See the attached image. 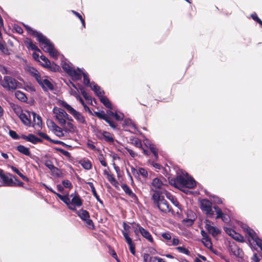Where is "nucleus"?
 Here are the masks:
<instances>
[{"mask_svg": "<svg viewBox=\"0 0 262 262\" xmlns=\"http://www.w3.org/2000/svg\"><path fill=\"white\" fill-rule=\"evenodd\" d=\"M0 84L5 89L9 91L15 90L18 88L19 82L13 77L9 76H5Z\"/></svg>", "mask_w": 262, "mask_h": 262, "instance_id": "5", "label": "nucleus"}, {"mask_svg": "<svg viewBox=\"0 0 262 262\" xmlns=\"http://www.w3.org/2000/svg\"><path fill=\"white\" fill-rule=\"evenodd\" d=\"M92 87H91V89L94 92L95 95L98 96L99 98L104 95V91L102 90L99 85L94 81H92Z\"/></svg>", "mask_w": 262, "mask_h": 262, "instance_id": "16", "label": "nucleus"}, {"mask_svg": "<svg viewBox=\"0 0 262 262\" xmlns=\"http://www.w3.org/2000/svg\"><path fill=\"white\" fill-rule=\"evenodd\" d=\"M15 97L21 102H26L27 100V97L25 93L20 91H17L15 93Z\"/></svg>", "mask_w": 262, "mask_h": 262, "instance_id": "33", "label": "nucleus"}, {"mask_svg": "<svg viewBox=\"0 0 262 262\" xmlns=\"http://www.w3.org/2000/svg\"><path fill=\"white\" fill-rule=\"evenodd\" d=\"M189 213L191 214L192 217L190 218L185 219L182 221V223L183 224H186V225L187 227L191 226L196 219V215L195 213H194L193 211H190Z\"/></svg>", "mask_w": 262, "mask_h": 262, "instance_id": "19", "label": "nucleus"}, {"mask_svg": "<svg viewBox=\"0 0 262 262\" xmlns=\"http://www.w3.org/2000/svg\"><path fill=\"white\" fill-rule=\"evenodd\" d=\"M54 149L56 151L60 152L63 155L65 156L66 157H67L68 158L71 157V154L69 152H68V151H66V150L63 149L62 148L55 147H54Z\"/></svg>", "mask_w": 262, "mask_h": 262, "instance_id": "46", "label": "nucleus"}, {"mask_svg": "<svg viewBox=\"0 0 262 262\" xmlns=\"http://www.w3.org/2000/svg\"><path fill=\"white\" fill-rule=\"evenodd\" d=\"M121 188L124 190V191L125 192V193L129 196L130 195V194H132L133 192L131 189L126 185V184H122L121 185Z\"/></svg>", "mask_w": 262, "mask_h": 262, "instance_id": "48", "label": "nucleus"}, {"mask_svg": "<svg viewBox=\"0 0 262 262\" xmlns=\"http://www.w3.org/2000/svg\"><path fill=\"white\" fill-rule=\"evenodd\" d=\"M141 174L142 177L146 178L148 176L147 171L143 168H139L138 174Z\"/></svg>", "mask_w": 262, "mask_h": 262, "instance_id": "59", "label": "nucleus"}, {"mask_svg": "<svg viewBox=\"0 0 262 262\" xmlns=\"http://www.w3.org/2000/svg\"><path fill=\"white\" fill-rule=\"evenodd\" d=\"M77 215L82 221L85 220L87 218H90V214L89 212L86 210H83V209L79 210Z\"/></svg>", "mask_w": 262, "mask_h": 262, "instance_id": "30", "label": "nucleus"}, {"mask_svg": "<svg viewBox=\"0 0 262 262\" xmlns=\"http://www.w3.org/2000/svg\"><path fill=\"white\" fill-rule=\"evenodd\" d=\"M40 58L45 62V63H41V65L45 67H50V65L51 64L50 61L43 55H41L40 56Z\"/></svg>", "mask_w": 262, "mask_h": 262, "instance_id": "43", "label": "nucleus"}, {"mask_svg": "<svg viewBox=\"0 0 262 262\" xmlns=\"http://www.w3.org/2000/svg\"><path fill=\"white\" fill-rule=\"evenodd\" d=\"M71 204L74 206L80 207L82 205V201L78 195H73Z\"/></svg>", "mask_w": 262, "mask_h": 262, "instance_id": "28", "label": "nucleus"}, {"mask_svg": "<svg viewBox=\"0 0 262 262\" xmlns=\"http://www.w3.org/2000/svg\"><path fill=\"white\" fill-rule=\"evenodd\" d=\"M32 115L33 116V121L34 122V124L33 125V127H35V125L37 126L39 128H41L42 126V120L41 117L37 115L36 113L32 112L31 113Z\"/></svg>", "mask_w": 262, "mask_h": 262, "instance_id": "22", "label": "nucleus"}, {"mask_svg": "<svg viewBox=\"0 0 262 262\" xmlns=\"http://www.w3.org/2000/svg\"><path fill=\"white\" fill-rule=\"evenodd\" d=\"M56 195L58 198L64 202L67 206L70 204V199L68 195H62L58 193H56Z\"/></svg>", "mask_w": 262, "mask_h": 262, "instance_id": "42", "label": "nucleus"}, {"mask_svg": "<svg viewBox=\"0 0 262 262\" xmlns=\"http://www.w3.org/2000/svg\"><path fill=\"white\" fill-rule=\"evenodd\" d=\"M204 223L205 224V228L213 237H214L221 233V230L211 225V224H213V223L208 219H206Z\"/></svg>", "mask_w": 262, "mask_h": 262, "instance_id": "7", "label": "nucleus"}, {"mask_svg": "<svg viewBox=\"0 0 262 262\" xmlns=\"http://www.w3.org/2000/svg\"><path fill=\"white\" fill-rule=\"evenodd\" d=\"M165 195L166 198L169 199L172 204L176 207H178L180 210H182L181 205L180 204L177 199L170 192L166 191Z\"/></svg>", "mask_w": 262, "mask_h": 262, "instance_id": "18", "label": "nucleus"}, {"mask_svg": "<svg viewBox=\"0 0 262 262\" xmlns=\"http://www.w3.org/2000/svg\"><path fill=\"white\" fill-rule=\"evenodd\" d=\"M27 71L33 77L35 75V74H38L39 72L35 68L33 67H28L27 68Z\"/></svg>", "mask_w": 262, "mask_h": 262, "instance_id": "47", "label": "nucleus"}, {"mask_svg": "<svg viewBox=\"0 0 262 262\" xmlns=\"http://www.w3.org/2000/svg\"><path fill=\"white\" fill-rule=\"evenodd\" d=\"M226 232L232 238L234 236L235 231L231 228H226L225 229Z\"/></svg>", "mask_w": 262, "mask_h": 262, "instance_id": "61", "label": "nucleus"}, {"mask_svg": "<svg viewBox=\"0 0 262 262\" xmlns=\"http://www.w3.org/2000/svg\"><path fill=\"white\" fill-rule=\"evenodd\" d=\"M122 233L125 239L126 242L127 243L128 245L133 244L132 239L129 237L127 232H124L123 231H122Z\"/></svg>", "mask_w": 262, "mask_h": 262, "instance_id": "45", "label": "nucleus"}, {"mask_svg": "<svg viewBox=\"0 0 262 262\" xmlns=\"http://www.w3.org/2000/svg\"><path fill=\"white\" fill-rule=\"evenodd\" d=\"M85 224H86V226L90 228V229H94V223L91 219L90 218H87L85 220L83 221Z\"/></svg>", "mask_w": 262, "mask_h": 262, "instance_id": "55", "label": "nucleus"}, {"mask_svg": "<svg viewBox=\"0 0 262 262\" xmlns=\"http://www.w3.org/2000/svg\"><path fill=\"white\" fill-rule=\"evenodd\" d=\"M21 138L34 144H36L37 143H42L43 142L41 139L37 137L33 134H29L27 136L22 134L21 135Z\"/></svg>", "mask_w": 262, "mask_h": 262, "instance_id": "11", "label": "nucleus"}, {"mask_svg": "<svg viewBox=\"0 0 262 262\" xmlns=\"http://www.w3.org/2000/svg\"><path fill=\"white\" fill-rule=\"evenodd\" d=\"M212 208V203L208 200L203 199L200 203V208L203 211H206L207 210Z\"/></svg>", "mask_w": 262, "mask_h": 262, "instance_id": "17", "label": "nucleus"}, {"mask_svg": "<svg viewBox=\"0 0 262 262\" xmlns=\"http://www.w3.org/2000/svg\"><path fill=\"white\" fill-rule=\"evenodd\" d=\"M130 125H132L134 128H136L135 125L134 124L133 121L130 119L127 118L124 119L123 123L122 124L123 127L129 126Z\"/></svg>", "mask_w": 262, "mask_h": 262, "instance_id": "44", "label": "nucleus"}, {"mask_svg": "<svg viewBox=\"0 0 262 262\" xmlns=\"http://www.w3.org/2000/svg\"><path fill=\"white\" fill-rule=\"evenodd\" d=\"M242 228L249 235V236L252 238L253 241L255 239L257 236V234L251 228L248 227L247 225H244Z\"/></svg>", "mask_w": 262, "mask_h": 262, "instance_id": "21", "label": "nucleus"}, {"mask_svg": "<svg viewBox=\"0 0 262 262\" xmlns=\"http://www.w3.org/2000/svg\"><path fill=\"white\" fill-rule=\"evenodd\" d=\"M229 251L231 254H233L238 258H242L244 255V252L236 244H231L229 247Z\"/></svg>", "mask_w": 262, "mask_h": 262, "instance_id": "8", "label": "nucleus"}, {"mask_svg": "<svg viewBox=\"0 0 262 262\" xmlns=\"http://www.w3.org/2000/svg\"><path fill=\"white\" fill-rule=\"evenodd\" d=\"M162 237L167 241H169L171 239V235L169 232H165L162 234Z\"/></svg>", "mask_w": 262, "mask_h": 262, "instance_id": "63", "label": "nucleus"}, {"mask_svg": "<svg viewBox=\"0 0 262 262\" xmlns=\"http://www.w3.org/2000/svg\"><path fill=\"white\" fill-rule=\"evenodd\" d=\"M56 119L58 121V122L60 124V125L63 127V130L66 132H68L70 131V130L68 129L67 128L65 127V126L66 125L67 122L64 118H60V117H58L56 115H55Z\"/></svg>", "mask_w": 262, "mask_h": 262, "instance_id": "41", "label": "nucleus"}, {"mask_svg": "<svg viewBox=\"0 0 262 262\" xmlns=\"http://www.w3.org/2000/svg\"><path fill=\"white\" fill-rule=\"evenodd\" d=\"M77 70L78 72L73 69L68 75L71 76L73 80H79L81 79L82 73H84V72L79 68H77Z\"/></svg>", "mask_w": 262, "mask_h": 262, "instance_id": "14", "label": "nucleus"}, {"mask_svg": "<svg viewBox=\"0 0 262 262\" xmlns=\"http://www.w3.org/2000/svg\"><path fill=\"white\" fill-rule=\"evenodd\" d=\"M36 35L37 40L39 42L40 45H44V48L47 47L46 51L48 52L50 55L57 59V51L55 49L54 46L50 42V40L43 34H32Z\"/></svg>", "mask_w": 262, "mask_h": 262, "instance_id": "2", "label": "nucleus"}, {"mask_svg": "<svg viewBox=\"0 0 262 262\" xmlns=\"http://www.w3.org/2000/svg\"><path fill=\"white\" fill-rule=\"evenodd\" d=\"M47 125L49 128H52V130L55 133L58 132L59 134H56V136L60 137L64 136L63 133H62V129L59 127L52 120H50L48 121Z\"/></svg>", "mask_w": 262, "mask_h": 262, "instance_id": "12", "label": "nucleus"}, {"mask_svg": "<svg viewBox=\"0 0 262 262\" xmlns=\"http://www.w3.org/2000/svg\"><path fill=\"white\" fill-rule=\"evenodd\" d=\"M0 71L3 74H10V72L8 71L7 68L4 66H0Z\"/></svg>", "mask_w": 262, "mask_h": 262, "instance_id": "62", "label": "nucleus"}, {"mask_svg": "<svg viewBox=\"0 0 262 262\" xmlns=\"http://www.w3.org/2000/svg\"><path fill=\"white\" fill-rule=\"evenodd\" d=\"M9 135L12 139L14 140H19L20 138H21V136H18L16 132L13 130H9Z\"/></svg>", "mask_w": 262, "mask_h": 262, "instance_id": "51", "label": "nucleus"}, {"mask_svg": "<svg viewBox=\"0 0 262 262\" xmlns=\"http://www.w3.org/2000/svg\"><path fill=\"white\" fill-rule=\"evenodd\" d=\"M151 184L156 189H160L163 185V183L161 179L156 178L152 180Z\"/></svg>", "mask_w": 262, "mask_h": 262, "instance_id": "32", "label": "nucleus"}, {"mask_svg": "<svg viewBox=\"0 0 262 262\" xmlns=\"http://www.w3.org/2000/svg\"><path fill=\"white\" fill-rule=\"evenodd\" d=\"M45 165L51 171L56 170L57 171H59V169L55 167L51 160H47L45 162Z\"/></svg>", "mask_w": 262, "mask_h": 262, "instance_id": "39", "label": "nucleus"}, {"mask_svg": "<svg viewBox=\"0 0 262 262\" xmlns=\"http://www.w3.org/2000/svg\"><path fill=\"white\" fill-rule=\"evenodd\" d=\"M232 238L236 241L240 243H244L245 242L243 236L236 232Z\"/></svg>", "mask_w": 262, "mask_h": 262, "instance_id": "50", "label": "nucleus"}, {"mask_svg": "<svg viewBox=\"0 0 262 262\" xmlns=\"http://www.w3.org/2000/svg\"><path fill=\"white\" fill-rule=\"evenodd\" d=\"M100 102L107 108L112 109V104L106 96L103 95L99 98Z\"/></svg>", "mask_w": 262, "mask_h": 262, "instance_id": "27", "label": "nucleus"}, {"mask_svg": "<svg viewBox=\"0 0 262 262\" xmlns=\"http://www.w3.org/2000/svg\"><path fill=\"white\" fill-rule=\"evenodd\" d=\"M52 143L57 144H60L69 149H71L72 148V146L71 145L67 144L64 142L61 141L53 140V141L52 142Z\"/></svg>", "mask_w": 262, "mask_h": 262, "instance_id": "49", "label": "nucleus"}, {"mask_svg": "<svg viewBox=\"0 0 262 262\" xmlns=\"http://www.w3.org/2000/svg\"><path fill=\"white\" fill-rule=\"evenodd\" d=\"M212 199V201L214 202L215 204H221L222 203V200L221 198H219L218 196L213 195L211 196Z\"/></svg>", "mask_w": 262, "mask_h": 262, "instance_id": "58", "label": "nucleus"}, {"mask_svg": "<svg viewBox=\"0 0 262 262\" xmlns=\"http://www.w3.org/2000/svg\"><path fill=\"white\" fill-rule=\"evenodd\" d=\"M103 134L104 135H103V140H104L105 142L110 143L114 142V139L110 132L105 131L103 133Z\"/></svg>", "mask_w": 262, "mask_h": 262, "instance_id": "31", "label": "nucleus"}, {"mask_svg": "<svg viewBox=\"0 0 262 262\" xmlns=\"http://www.w3.org/2000/svg\"><path fill=\"white\" fill-rule=\"evenodd\" d=\"M130 224H131L132 228L134 230V233L136 235L137 238L140 239V238H138V237L139 236V233H140L139 229H140V228H143V227L142 226H141L140 225V224H139L138 223H136L135 222H133V223H130Z\"/></svg>", "mask_w": 262, "mask_h": 262, "instance_id": "29", "label": "nucleus"}, {"mask_svg": "<svg viewBox=\"0 0 262 262\" xmlns=\"http://www.w3.org/2000/svg\"><path fill=\"white\" fill-rule=\"evenodd\" d=\"M216 219H221L222 221L225 223H228L230 221L229 216L227 214L223 213L222 210L217 212Z\"/></svg>", "mask_w": 262, "mask_h": 262, "instance_id": "26", "label": "nucleus"}, {"mask_svg": "<svg viewBox=\"0 0 262 262\" xmlns=\"http://www.w3.org/2000/svg\"><path fill=\"white\" fill-rule=\"evenodd\" d=\"M86 184H88L89 186L91 187L92 193L93 195L95 196V198L96 199L97 201L99 202L102 206H103V201L100 199L99 195H98L93 183L91 182H88L86 183Z\"/></svg>", "mask_w": 262, "mask_h": 262, "instance_id": "25", "label": "nucleus"}, {"mask_svg": "<svg viewBox=\"0 0 262 262\" xmlns=\"http://www.w3.org/2000/svg\"><path fill=\"white\" fill-rule=\"evenodd\" d=\"M58 104L60 106L66 109L77 121L83 124H86V122L83 116L72 107V106L69 104L66 101L64 100H59L58 101Z\"/></svg>", "mask_w": 262, "mask_h": 262, "instance_id": "4", "label": "nucleus"}, {"mask_svg": "<svg viewBox=\"0 0 262 262\" xmlns=\"http://www.w3.org/2000/svg\"><path fill=\"white\" fill-rule=\"evenodd\" d=\"M37 83L41 86V88L45 92H48L47 88L43 85V84L42 83V80H41V76L40 75V73L35 74V76H33Z\"/></svg>", "mask_w": 262, "mask_h": 262, "instance_id": "35", "label": "nucleus"}, {"mask_svg": "<svg viewBox=\"0 0 262 262\" xmlns=\"http://www.w3.org/2000/svg\"><path fill=\"white\" fill-rule=\"evenodd\" d=\"M80 164L82 167L86 170H89L92 168L91 162L89 160H81L80 162Z\"/></svg>", "mask_w": 262, "mask_h": 262, "instance_id": "36", "label": "nucleus"}, {"mask_svg": "<svg viewBox=\"0 0 262 262\" xmlns=\"http://www.w3.org/2000/svg\"><path fill=\"white\" fill-rule=\"evenodd\" d=\"M105 132V131L104 130L100 129H96L95 130V135L99 139L103 140V135H104L103 133Z\"/></svg>", "mask_w": 262, "mask_h": 262, "instance_id": "53", "label": "nucleus"}, {"mask_svg": "<svg viewBox=\"0 0 262 262\" xmlns=\"http://www.w3.org/2000/svg\"><path fill=\"white\" fill-rule=\"evenodd\" d=\"M62 183L65 188H71L73 186L71 182L68 180H63Z\"/></svg>", "mask_w": 262, "mask_h": 262, "instance_id": "57", "label": "nucleus"}, {"mask_svg": "<svg viewBox=\"0 0 262 262\" xmlns=\"http://www.w3.org/2000/svg\"><path fill=\"white\" fill-rule=\"evenodd\" d=\"M140 233L142 236L146 238L148 242L153 243L154 240L149 232L144 228H141L139 229Z\"/></svg>", "mask_w": 262, "mask_h": 262, "instance_id": "20", "label": "nucleus"}, {"mask_svg": "<svg viewBox=\"0 0 262 262\" xmlns=\"http://www.w3.org/2000/svg\"><path fill=\"white\" fill-rule=\"evenodd\" d=\"M255 243L256 245L259 248L262 246V239L257 236L255 239L253 240Z\"/></svg>", "mask_w": 262, "mask_h": 262, "instance_id": "64", "label": "nucleus"}, {"mask_svg": "<svg viewBox=\"0 0 262 262\" xmlns=\"http://www.w3.org/2000/svg\"><path fill=\"white\" fill-rule=\"evenodd\" d=\"M70 64V63H68L66 61H62L61 62V66L63 70L68 74H69L73 70V69L72 67H71Z\"/></svg>", "mask_w": 262, "mask_h": 262, "instance_id": "34", "label": "nucleus"}, {"mask_svg": "<svg viewBox=\"0 0 262 262\" xmlns=\"http://www.w3.org/2000/svg\"><path fill=\"white\" fill-rule=\"evenodd\" d=\"M176 249L178 250L180 253L185 254L187 255H189L190 254V251L184 247H177Z\"/></svg>", "mask_w": 262, "mask_h": 262, "instance_id": "52", "label": "nucleus"}, {"mask_svg": "<svg viewBox=\"0 0 262 262\" xmlns=\"http://www.w3.org/2000/svg\"><path fill=\"white\" fill-rule=\"evenodd\" d=\"M53 112V113L55 114V115L60 117V118H64L69 121H73L72 118L62 108H58L57 107H54Z\"/></svg>", "mask_w": 262, "mask_h": 262, "instance_id": "10", "label": "nucleus"}, {"mask_svg": "<svg viewBox=\"0 0 262 262\" xmlns=\"http://www.w3.org/2000/svg\"><path fill=\"white\" fill-rule=\"evenodd\" d=\"M201 234L202 236V243L204 246L207 248L208 247H211L212 245L211 239L204 230L201 231Z\"/></svg>", "mask_w": 262, "mask_h": 262, "instance_id": "13", "label": "nucleus"}, {"mask_svg": "<svg viewBox=\"0 0 262 262\" xmlns=\"http://www.w3.org/2000/svg\"><path fill=\"white\" fill-rule=\"evenodd\" d=\"M113 117L116 120L120 121L123 120L124 115L122 113L118 110H116L114 113Z\"/></svg>", "mask_w": 262, "mask_h": 262, "instance_id": "40", "label": "nucleus"}, {"mask_svg": "<svg viewBox=\"0 0 262 262\" xmlns=\"http://www.w3.org/2000/svg\"><path fill=\"white\" fill-rule=\"evenodd\" d=\"M16 148L18 151L24 155L27 156H31V152L30 151L29 148L25 146L24 145H19L16 146Z\"/></svg>", "mask_w": 262, "mask_h": 262, "instance_id": "23", "label": "nucleus"}, {"mask_svg": "<svg viewBox=\"0 0 262 262\" xmlns=\"http://www.w3.org/2000/svg\"><path fill=\"white\" fill-rule=\"evenodd\" d=\"M82 76L84 85L91 88L92 87V83L90 82L88 73L84 72V73H82Z\"/></svg>", "mask_w": 262, "mask_h": 262, "instance_id": "37", "label": "nucleus"}, {"mask_svg": "<svg viewBox=\"0 0 262 262\" xmlns=\"http://www.w3.org/2000/svg\"><path fill=\"white\" fill-rule=\"evenodd\" d=\"M154 193L151 196V200L155 207L158 208L162 212L168 213L171 211L168 202L162 195V192L159 190H154Z\"/></svg>", "mask_w": 262, "mask_h": 262, "instance_id": "1", "label": "nucleus"}, {"mask_svg": "<svg viewBox=\"0 0 262 262\" xmlns=\"http://www.w3.org/2000/svg\"><path fill=\"white\" fill-rule=\"evenodd\" d=\"M28 113H29V112H28ZM18 117L25 125L27 126H31L32 123L30 118L31 116L29 114H28V115H27L25 113H21L18 116Z\"/></svg>", "mask_w": 262, "mask_h": 262, "instance_id": "15", "label": "nucleus"}, {"mask_svg": "<svg viewBox=\"0 0 262 262\" xmlns=\"http://www.w3.org/2000/svg\"><path fill=\"white\" fill-rule=\"evenodd\" d=\"M37 135L39 136L40 137L50 141L51 143L53 141V139H52L48 135L42 132H39L37 133Z\"/></svg>", "mask_w": 262, "mask_h": 262, "instance_id": "54", "label": "nucleus"}, {"mask_svg": "<svg viewBox=\"0 0 262 262\" xmlns=\"http://www.w3.org/2000/svg\"><path fill=\"white\" fill-rule=\"evenodd\" d=\"M205 212V214L207 217L212 218L213 217L214 214V211L212 210V208L207 210Z\"/></svg>", "mask_w": 262, "mask_h": 262, "instance_id": "60", "label": "nucleus"}, {"mask_svg": "<svg viewBox=\"0 0 262 262\" xmlns=\"http://www.w3.org/2000/svg\"><path fill=\"white\" fill-rule=\"evenodd\" d=\"M42 84L45 85L47 89H49L51 91H53L54 89V86L53 83L48 79L46 78L42 80Z\"/></svg>", "mask_w": 262, "mask_h": 262, "instance_id": "38", "label": "nucleus"}, {"mask_svg": "<svg viewBox=\"0 0 262 262\" xmlns=\"http://www.w3.org/2000/svg\"><path fill=\"white\" fill-rule=\"evenodd\" d=\"M25 43L28 49H31V50L35 51L40 52V49L33 43L31 39L27 38L25 41Z\"/></svg>", "mask_w": 262, "mask_h": 262, "instance_id": "24", "label": "nucleus"}, {"mask_svg": "<svg viewBox=\"0 0 262 262\" xmlns=\"http://www.w3.org/2000/svg\"><path fill=\"white\" fill-rule=\"evenodd\" d=\"M95 115L99 119L104 120L113 129H117V124L103 111L94 112Z\"/></svg>", "mask_w": 262, "mask_h": 262, "instance_id": "6", "label": "nucleus"}, {"mask_svg": "<svg viewBox=\"0 0 262 262\" xmlns=\"http://www.w3.org/2000/svg\"><path fill=\"white\" fill-rule=\"evenodd\" d=\"M170 185L177 187V185L179 184L182 187H186L188 188H193L196 185V182L194 179H185L182 175H178L175 179H171L169 180Z\"/></svg>", "mask_w": 262, "mask_h": 262, "instance_id": "3", "label": "nucleus"}, {"mask_svg": "<svg viewBox=\"0 0 262 262\" xmlns=\"http://www.w3.org/2000/svg\"><path fill=\"white\" fill-rule=\"evenodd\" d=\"M0 178L3 182V186L14 187L16 186L15 182H14L11 178H9L8 176L4 174L3 170L0 169Z\"/></svg>", "mask_w": 262, "mask_h": 262, "instance_id": "9", "label": "nucleus"}, {"mask_svg": "<svg viewBox=\"0 0 262 262\" xmlns=\"http://www.w3.org/2000/svg\"><path fill=\"white\" fill-rule=\"evenodd\" d=\"M47 68L49 69L52 72H55L60 69V67L53 62L52 65L51 64L50 67H47Z\"/></svg>", "mask_w": 262, "mask_h": 262, "instance_id": "56", "label": "nucleus"}]
</instances>
